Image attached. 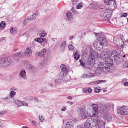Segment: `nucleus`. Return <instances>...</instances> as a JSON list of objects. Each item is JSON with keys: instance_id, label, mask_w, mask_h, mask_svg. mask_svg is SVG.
Listing matches in <instances>:
<instances>
[{"instance_id": "obj_33", "label": "nucleus", "mask_w": 128, "mask_h": 128, "mask_svg": "<svg viewBox=\"0 0 128 128\" xmlns=\"http://www.w3.org/2000/svg\"><path fill=\"white\" fill-rule=\"evenodd\" d=\"M98 40L97 39H96V40H95V41L94 42L93 44V45L94 46H96V45H98V43L99 42H100V40Z\"/></svg>"}, {"instance_id": "obj_9", "label": "nucleus", "mask_w": 128, "mask_h": 128, "mask_svg": "<svg viewBox=\"0 0 128 128\" xmlns=\"http://www.w3.org/2000/svg\"><path fill=\"white\" fill-rule=\"evenodd\" d=\"M108 10H105L102 11L100 12V15L103 18H109L110 16V15L108 14V13L107 11Z\"/></svg>"}, {"instance_id": "obj_25", "label": "nucleus", "mask_w": 128, "mask_h": 128, "mask_svg": "<svg viewBox=\"0 0 128 128\" xmlns=\"http://www.w3.org/2000/svg\"><path fill=\"white\" fill-rule=\"evenodd\" d=\"M94 76V74L93 73H90L87 75H84L82 76L83 78H86L93 77Z\"/></svg>"}, {"instance_id": "obj_57", "label": "nucleus", "mask_w": 128, "mask_h": 128, "mask_svg": "<svg viewBox=\"0 0 128 128\" xmlns=\"http://www.w3.org/2000/svg\"><path fill=\"white\" fill-rule=\"evenodd\" d=\"M5 113L4 112H0V116H2L4 115Z\"/></svg>"}, {"instance_id": "obj_64", "label": "nucleus", "mask_w": 128, "mask_h": 128, "mask_svg": "<svg viewBox=\"0 0 128 128\" xmlns=\"http://www.w3.org/2000/svg\"><path fill=\"white\" fill-rule=\"evenodd\" d=\"M124 84V86H128V82H125Z\"/></svg>"}, {"instance_id": "obj_28", "label": "nucleus", "mask_w": 128, "mask_h": 128, "mask_svg": "<svg viewBox=\"0 0 128 128\" xmlns=\"http://www.w3.org/2000/svg\"><path fill=\"white\" fill-rule=\"evenodd\" d=\"M66 44V42L65 41H64L61 44L60 48L62 50H64Z\"/></svg>"}, {"instance_id": "obj_49", "label": "nucleus", "mask_w": 128, "mask_h": 128, "mask_svg": "<svg viewBox=\"0 0 128 128\" xmlns=\"http://www.w3.org/2000/svg\"><path fill=\"white\" fill-rule=\"evenodd\" d=\"M22 106H28V104L26 102L22 101Z\"/></svg>"}, {"instance_id": "obj_32", "label": "nucleus", "mask_w": 128, "mask_h": 128, "mask_svg": "<svg viewBox=\"0 0 128 128\" xmlns=\"http://www.w3.org/2000/svg\"><path fill=\"white\" fill-rule=\"evenodd\" d=\"M46 33L43 31H42L41 33L39 34V36L41 38L44 37L45 36H46Z\"/></svg>"}, {"instance_id": "obj_26", "label": "nucleus", "mask_w": 128, "mask_h": 128, "mask_svg": "<svg viewBox=\"0 0 128 128\" xmlns=\"http://www.w3.org/2000/svg\"><path fill=\"white\" fill-rule=\"evenodd\" d=\"M92 62L90 61L88 62L85 64V68H90L92 67Z\"/></svg>"}, {"instance_id": "obj_13", "label": "nucleus", "mask_w": 128, "mask_h": 128, "mask_svg": "<svg viewBox=\"0 0 128 128\" xmlns=\"http://www.w3.org/2000/svg\"><path fill=\"white\" fill-rule=\"evenodd\" d=\"M60 67L62 71L61 72H63L64 74L66 75L68 72V70L66 66L64 64H63L60 66Z\"/></svg>"}, {"instance_id": "obj_54", "label": "nucleus", "mask_w": 128, "mask_h": 128, "mask_svg": "<svg viewBox=\"0 0 128 128\" xmlns=\"http://www.w3.org/2000/svg\"><path fill=\"white\" fill-rule=\"evenodd\" d=\"M88 92H92V90L90 88H87Z\"/></svg>"}, {"instance_id": "obj_15", "label": "nucleus", "mask_w": 128, "mask_h": 128, "mask_svg": "<svg viewBox=\"0 0 128 128\" xmlns=\"http://www.w3.org/2000/svg\"><path fill=\"white\" fill-rule=\"evenodd\" d=\"M46 52L47 50L45 48H44L39 52L38 55L39 56L44 57L46 54Z\"/></svg>"}, {"instance_id": "obj_59", "label": "nucleus", "mask_w": 128, "mask_h": 128, "mask_svg": "<svg viewBox=\"0 0 128 128\" xmlns=\"http://www.w3.org/2000/svg\"><path fill=\"white\" fill-rule=\"evenodd\" d=\"M66 109V107H64L62 108H61V110L62 111H65Z\"/></svg>"}, {"instance_id": "obj_45", "label": "nucleus", "mask_w": 128, "mask_h": 128, "mask_svg": "<svg viewBox=\"0 0 128 128\" xmlns=\"http://www.w3.org/2000/svg\"><path fill=\"white\" fill-rule=\"evenodd\" d=\"M121 17H126L128 15V14L126 13H122L120 14Z\"/></svg>"}, {"instance_id": "obj_42", "label": "nucleus", "mask_w": 128, "mask_h": 128, "mask_svg": "<svg viewBox=\"0 0 128 128\" xmlns=\"http://www.w3.org/2000/svg\"><path fill=\"white\" fill-rule=\"evenodd\" d=\"M82 2L80 3L77 6L76 8L77 9H80L82 8Z\"/></svg>"}, {"instance_id": "obj_19", "label": "nucleus", "mask_w": 128, "mask_h": 128, "mask_svg": "<svg viewBox=\"0 0 128 128\" xmlns=\"http://www.w3.org/2000/svg\"><path fill=\"white\" fill-rule=\"evenodd\" d=\"M32 52L31 48L28 47L26 50L25 54L28 56H30L32 53Z\"/></svg>"}, {"instance_id": "obj_56", "label": "nucleus", "mask_w": 128, "mask_h": 128, "mask_svg": "<svg viewBox=\"0 0 128 128\" xmlns=\"http://www.w3.org/2000/svg\"><path fill=\"white\" fill-rule=\"evenodd\" d=\"M75 128H83L80 125H78L76 126L75 127Z\"/></svg>"}, {"instance_id": "obj_16", "label": "nucleus", "mask_w": 128, "mask_h": 128, "mask_svg": "<svg viewBox=\"0 0 128 128\" xmlns=\"http://www.w3.org/2000/svg\"><path fill=\"white\" fill-rule=\"evenodd\" d=\"M102 72L101 67L100 66V64L97 67V69L95 71L96 74L97 75H99L101 74Z\"/></svg>"}, {"instance_id": "obj_3", "label": "nucleus", "mask_w": 128, "mask_h": 128, "mask_svg": "<svg viewBox=\"0 0 128 128\" xmlns=\"http://www.w3.org/2000/svg\"><path fill=\"white\" fill-rule=\"evenodd\" d=\"M85 54L87 55L91 56L92 59H95L96 58L98 57V52L94 51L93 49L91 47H88L85 52Z\"/></svg>"}, {"instance_id": "obj_7", "label": "nucleus", "mask_w": 128, "mask_h": 128, "mask_svg": "<svg viewBox=\"0 0 128 128\" xmlns=\"http://www.w3.org/2000/svg\"><path fill=\"white\" fill-rule=\"evenodd\" d=\"M91 106H92L93 110L92 116H96L98 114V106L96 104H91Z\"/></svg>"}, {"instance_id": "obj_37", "label": "nucleus", "mask_w": 128, "mask_h": 128, "mask_svg": "<svg viewBox=\"0 0 128 128\" xmlns=\"http://www.w3.org/2000/svg\"><path fill=\"white\" fill-rule=\"evenodd\" d=\"M106 118L107 121L108 122H110L112 120V117L110 115H108L106 116Z\"/></svg>"}, {"instance_id": "obj_60", "label": "nucleus", "mask_w": 128, "mask_h": 128, "mask_svg": "<svg viewBox=\"0 0 128 128\" xmlns=\"http://www.w3.org/2000/svg\"><path fill=\"white\" fill-rule=\"evenodd\" d=\"M14 28H12L10 30V32L12 34L14 32Z\"/></svg>"}, {"instance_id": "obj_5", "label": "nucleus", "mask_w": 128, "mask_h": 128, "mask_svg": "<svg viewBox=\"0 0 128 128\" xmlns=\"http://www.w3.org/2000/svg\"><path fill=\"white\" fill-rule=\"evenodd\" d=\"M118 114L122 115L128 114V106H124L119 108L117 110Z\"/></svg>"}, {"instance_id": "obj_40", "label": "nucleus", "mask_w": 128, "mask_h": 128, "mask_svg": "<svg viewBox=\"0 0 128 128\" xmlns=\"http://www.w3.org/2000/svg\"><path fill=\"white\" fill-rule=\"evenodd\" d=\"M66 16L68 18H70L72 16V14L71 12H68L66 13Z\"/></svg>"}, {"instance_id": "obj_11", "label": "nucleus", "mask_w": 128, "mask_h": 128, "mask_svg": "<svg viewBox=\"0 0 128 128\" xmlns=\"http://www.w3.org/2000/svg\"><path fill=\"white\" fill-rule=\"evenodd\" d=\"M104 2L106 5H109L110 6L114 7L116 3L113 0H104Z\"/></svg>"}, {"instance_id": "obj_20", "label": "nucleus", "mask_w": 128, "mask_h": 128, "mask_svg": "<svg viewBox=\"0 0 128 128\" xmlns=\"http://www.w3.org/2000/svg\"><path fill=\"white\" fill-rule=\"evenodd\" d=\"M119 40V46H123L124 43L125 42V40L122 39V38L120 36H118Z\"/></svg>"}, {"instance_id": "obj_44", "label": "nucleus", "mask_w": 128, "mask_h": 128, "mask_svg": "<svg viewBox=\"0 0 128 128\" xmlns=\"http://www.w3.org/2000/svg\"><path fill=\"white\" fill-rule=\"evenodd\" d=\"M79 61L80 63L81 66L82 67L85 68V63L83 62V61L80 59L79 60Z\"/></svg>"}, {"instance_id": "obj_35", "label": "nucleus", "mask_w": 128, "mask_h": 128, "mask_svg": "<svg viewBox=\"0 0 128 128\" xmlns=\"http://www.w3.org/2000/svg\"><path fill=\"white\" fill-rule=\"evenodd\" d=\"M36 40L37 42L40 43L42 42H44V39L42 38H38L36 39Z\"/></svg>"}, {"instance_id": "obj_43", "label": "nucleus", "mask_w": 128, "mask_h": 128, "mask_svg": "<svg viewBox=\"0 0 128 128\" xmlns=\"http://www.w3.org/2000/svg\"><path fill=\"white\" fill-rule=\"evenodd\" d=\"M68 48L70 50H72L74 49V47L72 45L70 44L68 46Z\"/></svg>"}, {"instance_id": "obj_1", "label": "nucleus", "mask_w": 128, "mask_h": 128, "mask_svg": "<svg viewBox=\"0 0 128 128\" xmlns=\"http://www.w3.org/2000/svg\"><path fill=\"white\" fill-rule=\"evenodd\" d=\"M120 57L119 53L116 50H113L110 55V57L112 58V59H108V61H106L105 63L100 62V64L102 72L105 74L108 72L110 70V67L113 64V60L119 61L120 60H121Z\"/></svg>"}, {"instance_id": "obj_18", "label": "nucleus", "mask_w": 128, "mask_h": 128, "mask_svg": "<svg viewBox=\"0 0 128 128\" xmlns=\"http://www.w3.org/2000/svg\"><path fill=\"white\" fill-rule=\"evenodd\" d=\"M95 34L96 36H97L98 38H97V39L99 40L101 38L102 39L105 38L104 35L103 33H95Z\"/></svg>"}, {"instance_id": "obj_63", "label": "nucleus", "mask_w": 128, "mask_h": 128, "mask_svg": "<svg viewBox=\"0 0 128 128\" xmlns=\"http://www.w3.org/2000/svg\"><path fill=\"white\" fill-rule=\"evenodd\" d=\"M67 99L68 100H72V98L71 96H68L67 97Z\"/></svg>"}, {"instance_id": "obj_6", "label": "nucleus", "mask_w": 128, "mask_h": 128, "mask_svg": "<svg viewBox=\"0 0 128 128\" xmlns=\"http://www.w3.org/2000/svg\"><path fill=\"white\" fill-rule=\"evenodd\" d=\"M85 108L82 107L79 108L80 112V115L82 118H87L88 117L91 115L88 114V112L85 111Z\"/></svg>"}, {"instance_id": "obj_52", "label": "nucleus", "mask_w": 128, "mask_h": 128, "mask_svg": "<svg viewBox=\"0 0 128 128\" xmlns=\"http://www.w3.org/2000/svg\"><path fill=\"white\" fill-rule=\"evenodd\" d=\"M92 84H98L99 83L98 80L92 82Z\"/></svg>"}, {"instance_id": "obj_61", "label": "nucleus", "mask_w": 128, "mask_h": 128, "mask_svg": "<svg viewBox=\"0 0 128 128\" xmlns=\"http://www.w3.org/2000/svg\"><path fill=\"white\" fill-rule=\"evenodd\" d=\"M98 83L99 84L102 82H106V80H98Z\"/></svg>"}, {"instance_id": "obj_38", "label": "nucleus", "mask_w": 128, "mask_h": 128, "mask_svg": "<svg viewBox=\"0 0 128 128\" xmlns=\"http://www.w3.org/2000/svg\"><path fill=\"white\" fill-rule=\"evenodd\" d=\"M36 15L34 13L33 14L30 16V20H34L36 18Z\"/></svg>"}, {"instance_id": "obj_34", "label": "nucleus", "mask_w": 128, "mask_h": 128, "mask_svg": "<svg viewBox=\"0 0 128 128\" xmlns=\"http://www.w3.org/2000/svg\"><path fill=\"white\" fill-rule=\"evenodd\" d=\"M117 39L116 40H114V42L117 46H119V40L118 36H117Z\"/></svg>"}, {"instance_id": "obj_47", "label": "nucleus", "mask_w": 128, "mask_h": 128, "mask_svg": "<svg viewBox=\"0 0 128 128\" xmlns=\"http://www.w3.org/2000/svg\"><path fill=\"white\" fill-rule=\"evenodd\" d=\"M32 123L33 125L36 126L38 124L34 120H33L32 122Z\"/></svg>"}, {"instance_id": "obj_17", "label": "nucleus", "mask_w": 128, "mask_h": 128, "mask_svg": "<svg viewBox=\"0 0 128 128\" xmlns=\"http://www.w3.org/2000/svg\"><path fill=\"white\" fill-rule=\"evenodd\" d=\"M74 123L72 121H68L66 123V128H73Z\"/></svg>"}, {"instance_id": "obj_2", "label": "nucleus", "mask_w": 128, "mask_h": 128, "mask_svg": "<svg viewBox=\"0 0 128 128\" xmlns=\"http://www.w3.org/2000/svg\"><path fill=\"white\" fill-rule=\"evenodd\" d=\"M92 120L93 121L91 122V125L93 127H95L98 124V128H104L105 120L104 117L98 116L95 120L92 118Z\"/></svg>"}, {"instance_id": "obj_62", "label": "nucleus", "mask_w": 128, "mask_h": 128, "mask_svg": "<svg viewBox=\"0 0 128 128\" xmlns=\"http://www.w3.org/2000/svg\"><path fill=\"white\" fill-rule=\"evenodd\" d=\"M67 103L71 105H72L74 104L73 102H67Z\"/></svg>"}, {"instance_id": "obj_10", "label": "nucleus", "mask_w": 128, "mask_h": 128, "mask_svg": "<svg viewBox=\"0 0 128 128\" xmlns=\"http://www.w3.org/2000/svg\"><path fill=\"white\" fill-rule=\"evenodd\" d=\"M100 108L101 112L105 114L107 112L108 107L106 105L104 104H102L100 106Z\"/></svg>"}, {"instance_id": "obj_8", "label": "nucleus", "mask_w": 128, "mask_h": 128, "mask_svg": "<svg viewBox=\"0 0 128 128\" xmlns=\"http://www.w3.org/2000/svg\"><path fill=\"white\" fill-rule=\"evenodd\" d=\"M13 63L12 60L8 57H4V67H7L11 65Z\"/></svg>"}, {"instance_id": "obj_55", "label": "nucleus", "mask_w": 128, "mask_h": 128, "mask_svg": "<svg viewBox=\"0 0 128 128\" xmlns=\"http://www.w3.org/2000/svg\"><path fill=\"white\" fill-rule=\"evenodd\" d=\"M16 90L15 88H12L10 89V92H14V91Z\"/></svg>"}, {"instance_id": "obj_58", "label": "nucleus", "mask_w": 128, "mask_h": 128, "mask_svg": "<svg viewBox=\"0 0 128 128\" xmlns=\"http://www.w3.org/2000/svg\"><path fill=\"white\" fill-rule=\"evenodd\" d=\"M42 117H43V116H41V117H40V116H39V120H40V121L41 122H42L43 121V120H44V119L43 118L42 119Z\"/></svg>"}, {"instance_id": "obj_21", "label": "nucleus", "mask_w": 128, "mask_h": 128, "mask_svg": "<svg viewBox=\"0 0 128 128\" xmlns=\"http://www.w3.org/2000/svg\"><path fill=\"white\" fill-rule=\"evenodd\" d=\"M99 40H100V41L101 45L104 46H106L107 44V42L106 39L104 38L102 39L101 38Z\"/></svg>"}, {"instance_id": "obj_24", "label": "nucleus", "mask_w": 128, "mask_h": 128, "mask_svg": "<svg viewBox=\"0 0 128 128\" xmlns=\"http://www.w3.org/2000/svg\"><path fill=\"white\" fill-rule=\"evenodd\" d=\"M0 67H4V57L0 58Z\"/></svg>"}, {"instance_id": "obj_48", "label": "nucleus", "mask_w": 128, "mask_h": 128, "mask_svg": "<svg viewBox=\"0 0 128 128\" xmlns=\"http://www.w3.org/2000/svg\"><path fill=\"white\" fill-rule=\"evenodd\" d=\"M78 0H72V4H76Z\"/></svg>"}, {"instance_id": "obj_30", "label": "nucleus", "mask_w": 128, "mask_h": 128, "mask_svg": "<svg viewBox=\"0 0 128 128\" xmlns=\"http://www.w3.org/2000/svg\"><path fill=\"white\" fill-rule=\"evenodd\" d=\"M15 102L16 105H17L18 107H20L22 106V101H20L18 100H16L15 101Z\"/></svg>"}, {"instance_id": "obj_4", "label": "nucleus", "mask_w": 128, "mask_h": 128, "mask_svg": "<svg viewBox=\"0 0 128 128\" xmlns=\"http://www.w3.org/2000/svg\"><path fill=\"white\" fill-rule=\"evenodd\" d=\"M110 52V50L108 49L106 50L103 51L101 53L100 55V58L102 60H105V62L107 60L108 61V59H112V58L110 57V55L112 53Z\"/></svg>"}, {"instance_id": "obj_46", "label": "nucleus", "mask_w": 128, "mask_h": 128, "mask_svg": "<svg viewBox=\"0 0 128 128\" xmlns=\"http://www.w3.org/2000/svg\"><path fill=\"white\" fill-rule=\"evenodd\" d=\"M124 66L125 68L128 67V61H126L125 62L124 65Z\"/></svg>"}, {"instance_id": "obj_41", "label": "nucleus", "mask_w": 128, "mask_h": 128, "mask_svg": "<svg viewBox=\"0 0 128 128\" xmlns=\"http://www.w3.org/2000/svg\"><path fill=\"white\" fill-rule=\"evenodd\" d=\"M16 92H11L10 94V96L11 98H12L14 96L16 95Z\"/></svg>"}, {"instance_id": "obj_39", "label": "nucleus", "mask_w": 128, "mask_h": 128, "mask_svg": "<svg viewBox=\"0 0 128 128\" xmlns=\"http://www.w3.org/2000/svg\"><path fill=\"white\" fill-rule=\"evenodd\" d=\"M61 78L60 79L56 76V79L55 80V82L57 83H60V82H62V80H61Z\"/></svg>"}, {"instance_id": "obj_29", "label": "nucleus", "mask_w": 128, "mask_h": 128, "mask_svg": "<svg viewBox=\"0 0 128 128\" xmlns=\"http://www.w3.org/2000/svg\"><path fill=\"white\" fill-rule=\"evenodd\" d=\"M74 58L76 60H78L80 58V55L78 52H75L74 55Z\"/></svg>"}, {"instance_id": "obj_50", "label": "nucleus", "mask_w": 128, "mask_h": 128, "mask_svg": "<svg viewBox=\"0 0 128 128\" xmlns=\"http://www.w3.org/2000/svg\"><path fill=\"white\" fill-rule=\"evenodd\" d=\"M27 66L30 69H31L33 67V66L30 64H28Z\"/></svg>"}, {"instance_id": "obj_14", "label": "nucleus", "mask_w": 128, "mask_h": 128, "mask_svg": "<svg viewBox=\"0 0 128 128\" xmlns=\"http://www.w3.org/2000/svg\"><path fill=\"white\" fill-rule=\"evenodd\" d=\"M26 72L24 70H21L20 72L19 76L20 78L25 79L26 78Z\"/></svg>"}, {"instance_id": "obj_12", "label": "nucleus", "mask_w": 128, "mask_h": 128, "mask_svg": "<svg viewBox=\"0 0 128 128\" xmlns=\"http://www.w3.org/2000/svg\"><path fill=\"white\" fill-rule=\"evenodd\" d=\"M93 121L92 120V118H88V119L84 124V126L86 128H89L90 126L91 125V122Z\"/></svg>"}, {"instance_id": "obj_53", "label": "nucleus", "mask_w": 128, "mask_h": 128, "mask_svg": "<svg viewBox=\"0 0 128 128\" xmlns=\"http://www.w3.org/2000/svg\"><path fill=\"white\" fill-rule=\"evenodd\" d=\"M18 52V54L21 55V54H23L24 53V52L23 50H22L20 52Z\"/></svg>"}, {"instance_id": "obj_36", "label": "nucleus", "mask_w": 128, "mask_h": 128, "mask_svg": "<svg viewBox=\"0 0 128 128\" xmlns=\"http://www.w3.org/2000/svg\"><path fill=\"white\" fill-rule=\"evenodd\" d=\"M30 19L26 18L24 21L23 23L24 25H26L28 24V22H30Z\"/></svg>"}, {"instance_id": "obj_31", "label": "nucleus", "mask_w": 128, "mask_h": 128, "mask_svg": "<svg viewBox=\"0 0 128 128\" xmlns=\"http://www.w3.org/2000/svg\"><path fill=\"white\" fill-rule=\"evenodd\" d=\"M5 22L4 21H2L0 24V28L2 30L5 27Z\"/></svg>"}, {"instance_id": "obj_22", "label": "nucleus", "mask_w": 128, "mask_h": 128, "mask_svg": "<svg viewBox=\"0 0 128 128\" xmlns=\"http://www.w3.org/2000/svg\"><path fill=\"white\" fill-rule=\"evenodd\" d=\"M21 56V55L18 54V52L14 54L13 58L14 60H18L20 58Z\"/></svg>"}, {"instance_id": "obj_51", "label": "nucleus", "mask_w": 128, "mask_h": 128, "mask_svg": "<svg viewBox=\"0 0 128 128\" xmlns=\"http://www.w3.org/2000/svg\"><path fill=\"white\" fill-rule=\"evenodd\" d=\"M82 91L84 92H88V90H87V88H84L83 89Z\"/></svg>"}, {"instance_id": "obj_23", "label": "nucleus", "mask_w": 128, "mask_h": 128, "mask_svg": "<svg viewBox=\"0 0 128 128\" xmlns=\"http://www.w3.org/2000/svg\"><path fill=\"white\" fill-rule=\"evenodd\" d=\"M66 75L63 72H60L56 76L60 79L61 78V80H62Z\"/></svg>"}, {"instance_id": "obj_27", "label": "nucleus", "mask_w": 128, "mask_h": 128, "mask_svg": "<svg viewBox=\"0 0 128 128\" xmlns=\"http://www.w3.org/2000/svg\"><path fill=\"white\" fill-rule=\"evenodd\" d=\"M102 45H101V44H100V42H99V43H98V44L94 47L96 50H101L102 48Z\"/></svg>"}]
</instances>
